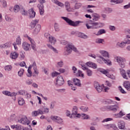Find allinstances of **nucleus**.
I'll return each instance as SVG.
<instances>
[{
    "label": "nucleus",
    "mask_w": 130,
    "mask_h": 130,
    "mask_svg": "<svg viewBox=\"0 0 130 130\" xmlns=\"http://www.w3.org/2000/svg\"><path fill=\"white\" fill-rule=\"evenodd\" d=\"M118 126L120 129L125 128V123L123 121L120 120L118 122Z\"/></svg>",
    "instance_id": "12"
},
{
    "label": "nucleus",
    "mask_w": 130,
    "mask_h": 130,
    "mask_svg": "<svg viewBox=\"0 0 130 130\" xmlns=\"http://www.w3.org/2000/svg\"><path fill=\"white\" fill-rule=\"evenodd\" d=\"M47 113H49V108L45 106H43L38 111H33L31 113V114L32 116L36 117L37 116V115H39V114L43 115V114H46Z\"/></svg>",
    "instance_id": "3"
},
{
    "label": "nucleus",
    "mask_w": 130,
    "mask_h": 130,
    "mask_svg": "<svg viewBox=\"0 0 130 130\" xmlns=\"http://www.w3.org/2000/svg\"><path fill=\"white\" fill-rule=\"evenodd\" d=\"M116 60H117V62H118L120 68L123 69L125 67V59L120 56H117L116 57Z\"/></svg>",
    "instance_id": "7"
},
{
    "label": "nucleus",
    "mask_w": 130,
    "mask_h": 130,
    "mask_svg": "<svg viewBox=\"0 0 130 130\" xmlns=\"http://www.w3.org/2000/svg\"><path fill=\"white\" fill-rule=\"evenodd\" d=\"M61 19L64 20V21H65L67 23H68V24L70 25V26H72V27H78V26L80 25V23H83L82 21H81L80 20L74 21L70 19V18L66 17H61Z\"/></svg>",
    "instance_id": "4"
},
{
    "label": "nucleus",
    "mask_w": 130,
    "mask_h": 130,
    "mask_svg": "<svg viewBox=\"0 0 130 130\" xmlns=\"http://www.w3.org/2000/svg\"><path fill=\"white\" fill-rule=\"evenodd\" d=\"M23 74H24V69H21L18 71V75L19 77H23Z\"/></svg>",
    "instance_id": "44"
},
{
    "label": "nucleus",
    "mask_w": 130,
    "mask_h": 130,
    "mask_svg": "<svg viewBox=\"0 0 130 130\" xmlns=\"http://www.w3.org/2000/svg\"><path fill=\"white\" fill-rule=\"evenodd\" d=\"M119 90L122 94H126V92L124 91V89L122 88L120 86H119Z\"/></svg>",
    "instance_id": "59"
},
{
    "label": "nucleus",
    "mask_w": 130,
    "mask_h": 130,
    "mask_svg": "<svg viewBox=\"0 0 130 130\" xmlns=\"http://www.w3.org/2000/svg\"><path fill=\"white\" fill-rule=\"evenodd\" d=\"M39 4L38 5V8L39 10L40 15H43L44 14V6L43 4L45 3V0H38Z\"/></svg>",
    "instance_id": "8"
},
{
    "label": "nucleus",
    "mask_w": 130,
    "mask_h": 130,
    "mask_svg": "<svg viewBox=\"0 0 130 130\" xmlns=\"http://www.w3.org/2000/svg\"><path fill=\"white\" fill-rule=\"evenodd\" d=\"M53 3H54V4H56V5H57L59 7H60V8H63L64 7V5L61 3L58 2L57 0H52Z\"/></svg>",
    "instance_id": "28"
},
{
    "label": "nucleus",
    "mask_w": 130,
    "mask_h": 130,
    "mask_svg": "<svg viewBox=\"0 0 130 130\" xmlns=\"http://www.w3.org/2000/svg\"><path fill=\"white\" fill-rule=\"evenodd\" d=\"M32 80H31V79H27L25 81V83L26 84V85H31L32 84Z\"/></svg>",
    "instance_id": "62"
},
{
    "label": "nucleus",
    "mask_w": 130,
    "mask_h": 130,
    "mask_svg": "<svg viewBox=\"0 0 130 130\" xmlns=\"http://www.w3.org/2000/svg\"><path fill=\"white\" fill-rule=\"evenodd\" d=\"M110 2L112 5H114V4H122V3H123V0H111Z\"/></svg>",
    "instance_id": "30"
},
{
    "label": "nucleus",
    "mask_w": 130,
    "mask_h": 130,
    "mask_svg": "<svg viewBox=\"0 0 130 130\" xmlns=\"http://www.w3.org/2000/svg\"><path fill=\"white\" fill-rule=\"evenodd\" d=\"M58 75H60V73L56 72L52 73V76L53 77H57V76H58Z\"/></svg>",
    "instance_id": "64"
},
{
    "label": "nucleus",
    "mask_w": 130,
    "mask_h": 130,
    "mask_svg": "<svg viewBox=\"0 0 130 130\" xmlns=\"http://www.w3.org/2000/svg\"><path fill=\"white\" fill-rule=\"evenodd\" d=\"M81 114L78 113V107L74 106L72 109V113L70 116V118H80Z\"/></svg>",
    "instance_id": "6"
},
{
    "label": "nucleus",
    "mask_w": 130,
    "mask_h": 130,
    "mask_svg": "<svg viewBox=\"0 0 130 130\" xmlns=\"http://www.w3.org/2000/svg\"><path fill=\"white\" fill-rule=\"evenodd\" d=\"M100 19V16H96L93 17L92 20H89L88 23L85 24L87 29H99V28H102L103 27V24L101 22H95L96 21H98Z\"/></svg>",
    "instance_id": "1"
},
{
    "label": "nucleus",
    "mask_w": 130,
    "mask_h": 130,
    "mask_svg": "<svg viewBox=\"0 0 130 130\" xmlns=\"http://www.w3.org/2000/svg\"><path fill=\"white\" fill-rule=\"evenodd\" d=\"M38 23V20H35L34 21H32L30 25H29V27H30L31 29H34V28H35V27H36L37 26V24Z\"/></svg>",
    "instance_id": "24"
},
{
    "label": "nucleus",
    "mask_w": 130,
    "mask_h": 130,
    "mask_svg": "<svg viewBox=\"0 0 130 130\" xmlns=\"http://www.w3.org/2000/svg\"><path fill=\"white\" fill-rule=\"evenodd\" d=\"M100 53H101V54H102V56H104V57H107V58H109V54L107 51L104 50H101L100 51Z\"/></svg>",
    "instance_id": "19"
},
{
    "label": "nucleus",
    "mask_w": 130,
    "mask_h": 130,
    "mask_svg": "<svg viewBox=\"0 0 130 130\" xmlns=\"http://www.w3.org/2000/svg\"><path fill=\"white\" fill-rule=\"evenodd\" d=\"M11 57L12 58V59H16V58H18V57L19 56V54H18V53L14 52L11 53Z\"/></svg>",
    "instance_id": "31"
},
{
    "label": "nucleus",
    "mask_w": 130,
    "mask_h": 130,
    "mask_svg": "<svg viewBox=\"0 0 130 130\" xmlns=\"http://www.w3.org/2000/svg\"><path fill=\"white\" fill-rule=\"evenodd\" d=\"M99 57L100 58H102L103 61H104V62H105V63H106V64H111V61H110V60H106V59L103 57V56H100Z\"/></svg>",
    "instance_id": "29"
},
{
    "label": "nucleus",
    "mask_w": 130,
    "mask_h": 130,
    "mask_svg": "<svg viewBox=\"0 0 130 130\" xmlns=\"http://www.w3.org/2000/svg\"><path fill=\"white\" fill-rule=\"evenodd\" d=\"M22 47L24 50L27 51L30 49V44H28L27 42H24L22 44Z\"/></svg>",
    "instance_id": "23"
},
{
    "label": "nucleus",
    "mask_w": 130,
    "mask_h": 130,
    "mask_svg": "<svg viewBox=\"0 0 130 130\" xmlns=\"http://www.w3.org/2000/svg\"><path fill=\"white\" fill-rule=\"evenodd\" d=\"M59 117H60L57 116L52 115L51 116L50 118L51 119H52V120H53V121H55V122H57Z\"/></svg>",
    "instance_id": "35"
},
{
    "label": "nucleus",
    "mask_w": 130,
    "mask_h": 130,
    "mask_svg": "<svg viewBox=\"0 0 130 130\" xmlns=\"http://www.w3.org/2000/svg\"><path fill=\"white\" fill-rule=\"evenodd\" d=\"M107 77L110 79H112V80H115V76L113 74L110 75L109 73H108Z\"/></svg>",
    "instance_id": "52"
},
{
    "label": "nucleus",
    "mask_w": 130,
    "mask_h": 130,
    "mask_svg": "<svg viewBox=\"0 0 130 130\" xmlns=\"http://www.w3.org/2000/svg\"><path fill=\"white\" fill-rule=\"evenodd\" d=\"M80 117H82V119L83 120H88L91 119V117H90V115L85 113H81L80 114Z\"/></svg>",
    "instance_id": "14"
},
{
    "label": "nucleus",
    "mask_w": 130,
    "mask_h": 130,
    "mask_svg": "<svg viewBox=\"0 0 130 130\" xmlns=\"http://www.w3.org/2000/svg\"><path fill=\"white\" fill-rule=\"evenodd\" d=\"M79 108L80 110L83 111V112H87V111L89 110V108H88V107L81 106Z\"/></svg>",
    "instance_id": "37"
},
{
    "label": "nucleus",
    "mask_w": 130,
    "mask_h": 130,
    "mask_svg": "<svg viewBox=\"0 0 130 130\" xmlns=\"http://www.w3.org/2000/svg\"><path fill=\"white\" fill-rule=\"evenodd\" d=\"M3 94L6 95V96H10L11 97L15 96L17 95V93L15 92L11 93V92L5 90L3 91Z\"/></svg>",
    "instance_id": "13"
},
{
    "label": "nucleus",
    "mask_w": 130,
    "mask_h": 130,
    "mask_svg": "<svg viewBox=\"0 0 130 130\" xmlns=\"http://www.w3.org/2000/svg\"><path fill=\"white\" fill-rule=\"evenodd\" d=\"M20 13L23 16H27L28 15L27 11L25 10V9L23 8L20 9Z\"/></svg>",
    "instance_id": "39"
},
{
    "label": "nucleus",
    "mask_w": 130,
    "mask_h": 130,
    "mask_svg": "<svg viewBox=\"0 0 130 130\" xmlns=\"http://www.w3.org/2000/svg\"><path fill=\"white\" fill-rule=\"evenodd\" d=\"M100 56H102L100 55H99L98 56V59H97V62H99V63H101V64H102L103 63V60H102V58L99 57Z\"/></svg>",
    "instance_id": "46"
},
{
    "label": "nucleus",
    "mask_w": 130,
    "mask_h": 130,
    "mask_svg": "<svg viewBox=\"0 0 130 130\" xmlns=\"http://www.w3.org/2000/svg\"><path fill=\"white\" fill-rule=\"evenodd\" d=\"M40 30H41V25L40 24H37L33 30V34L35 35L38 34L40 32Z\"/></svg>",
    "instance_id": "11"
},
{
    "label": "nucleus",
    "mask_w": 130,
    "mask_h": 130,
    "mask_svg": "<svg viewBox=\"0 0 130 130\" xmlns=\"http://www.w3.org/2000/svg\"><path fill=\"white\" fill-rule=\"evenodd\" d=\"M95 89L99 93H100L102 92V90L103 88L102 87V86L100 85L99 87H96Z\"/></svg>",
    "instance_id": "56"
},
{
    "label": "nucleus",
    "mask_w": 130,
    "mask_h": 130,
    "mask_svg": "<svg viewBox=\"0 0 130 130\" xmlns=\"http://www.w3.org/2000/svg\"><path fill=\"white\" fill-rule=\"evenodd\" d=\"M102 42H104V40L102 39H96L95 40V43H102Z\"/></svg>",
    "instance_id": "53"
},
{
    "label": "nucleus",
    "mask_w": 130,
    "mask_h": 130,
    "mask_svg": "<svg viewBox=\"0 0 130 130\" xmlns=\"http://www.w3.org/2000/svg\"><path fill=\"white\" fill-rule=\"evenodd\" d=\"M54 28L55 31H56L57 32H58L59 31V25H58V24H57V23H55L54 24Z\"/></svg>",
    "instance_id": "55"
},
{
    "label": "nucleus",
    "mask_w": 130,
    "mask_h": 130,
    "mask_svg": "<svg viewBox=\"0 0 130 130\" xmlns=\"http://www.w3.org/2000/svg\"><path fill=\"white\" fill-rule=\"evenodd\" d=\"M18 122L22 123V124H27V125L30 124V121L28 120L26 116H22L20 120H18Z\"/></svg>",
    "instance_id": "9"
},
{
    "label": "nucleus",
    "mask_w": 130,
    "mask_h": 130,
    "mask_svg": "<svg viewBox=\"0 0 130 130\" xmlns=\"http://www.w3.org/2000/svg\"><path fill=\"white\" fill-rule=\"evenodd\" d=\"M77 77H81V78H84V75L83 72L81 70H78L77 73L76 74Z\"/></svg>",
    "instance_id": "36"
},
{
    "label": "nucleus",
    "mask_w": 130,
    "mask_h": 130,
    "mask_svg": "<svg viewBox=\"0 0 130 130\" xmlns=\"http://www.w3.org/2000/svg\"><path fill=\"white\" fill-rule=\"evenodd\" d=\"M86 73L88 77H92L93 75V72L90 69H87Z\"/></svg>",
    "instance_id": "43"
},
{
    "label": "nucleus",
    "mask_w": 130,
    "mask_h": 130,
    "mask_svg": "<svg viewBox=\"0 0 130 130\" xmlns=\"http://www.w3.org/2000/svg\"><path fill=\"white\" fill-rule=\"evenodd\" d=\"M86 65L89 68H92V69H97V64L91 61L86 62Z\"/></svg>",
    "instance_id": "17"
},
{
    "label": "nucleus",
    "mask_w": 130,
    "mask_h": 130,
    "mask_svg": "<svg viewBox=\"0 0 130 130\" xmlns=\"http://www.w3.org/2000/svg\"><path fill=\"white\" fill-rule=\"evenodd\" d=\"M31 47L33 50L36 51L37 50V48H36V43H35V41H32L31 43Z\"/></svg>",
    "instance_id": "34"
},
{
    "label": "nucleus",
    "mask_w": 130,
    "mask_h": 130,
    "mask_svg": "<svg viewBox=\"0 0 130 130\" xmlns=\"http://www.w3.org/2000/svg\"><path fill=\"white\" fill-rule=\"evenodd\" d=\"M54 106H55V101H52L50 103V109H53V108H54Z\"/></svg>",
    "instance_id": "54"
},
{
    "label": "nucleus",
    "mask_w": 130,
    "mask_h": 130,
    "mask_svg": "<svg viewBox=\"0 0 130 130\" xmlns=\"http://www.w3.org/2000/svg\"><path fill=\"white\" fill-rule=\"evenodd\" d=\"M5 70L7 72H10V71H12V66L8 65V66H5Z\"/></svg>",
    "instance_id": "45"
},
{
    "label": "nucleus",
    "mask_w": 130,
    "mask_h": 130,
    "mask_svg": "<svg viewBox=\"0 0 130 130\" xmlns=\"http://www.w3.org/2000/svg\"><path fill=\"white\" fill-rule=\"evenodd\" d=\"M21 38H20V37H17V38L16 39V44L17 45H21Z\"/></svg>",
    "instance_id": "50"
},
{
    "label": "nucleus",
    "mask_w": 130,
    "mask_h": 130,
    "mask_svg": "<svg viewBox=\"0 0 130 130\" xmlns=\"http://www.w3.org/2000/svg\"><path fill=\"white\" fill-rule=\"evenodd\" d=\"M47 45L48 48L51 49V50H52L54 53H58V51H57V50L55 48L53 47L51 45L47 44Z\"/></svg>",
    "instance_id": "27"
},
{
    "label": "nucleus",
    "mask_w": 130,
    "mask_h": 130,
    "mask_svg": "<svg viewBox=\"0 0 130 130\" xmlns=\"http://www.w3.org/2000/svg\"><path fill=\"white\" fill-rule=\"evenodd\" d=\"M20 127H21V125H11V128H13V129L14 128H16V129L20 130Z\"/></svg>",
    "instance_id": "51"
},
{
    "label": "nucleus",
    "mask_w": 130,
    "mask_h": 130,
    "mask_svg": "<svg viewBox=\"0 0 130 130\" xmlns=\"http://www.w3.org/2000/svg\"><path fill=\"white\" fill-rule=\"evenodd\" d=\"M78 37L80 38H82L83 39H87L89 38V37H88V36L82 32H79L78 35Z\"/></svg>",
    "instance_id": "26"
},
{
    "label": "nucleus",
    "mask_w": 130,
    "mask_h": 130,
    "mask_svg": "<svg viewBox=\"0 0 130 130\" xmlns=\"http://www.w3.org/2000/svg\"><path fill=\"white\" fill-rule=\"evenodd\" d=\"M64 6H65L66 10L68 12L70 10V8H71V4H70V2H66Z\"/></svg>",
    "instance_id": "38"
},
{
    "label": "nucleus",
    "mask_w": 130,
    "mask_h": 130,
    "mask_svg": "<svg viewBox=\"0 0 130 130\" xmlns=\"http://www.w3.org/2000/svg\"><path fill=\"white\" fill-rule=\"evenodd\" d=\"M64 84V80L61 76H59L56 78V85L58 86H62Z\"/></svg>",
    "instance_id": "10"
},
{
    "label": "nucleus",
    "mask_w": 130,
    "mask_h": 130,
    "mask_svg": "<svg viewBox=\"0 0 130 130\" xmlns=\"http://www.w3.org/2000/svg\"><path fill=\"white\" fill-rule=\"evenodd\" d=\"M19 11H21V8H20V6H19L18 5H15L14 7V12L18 13Z\"/></svg>",
    "instance_id": "40"
},
{
    "label": "nucleus",
    "mask_w": 130,
    "mask_h": 130,
    "mask_svg": "<svg viewBox=\"0 0 130 130\" xmlns=\"http://www.w3.org/2000/svg\"><path fill=\"white\" fill-rule=\"evenodd\" d=\"M82 7V3H76L75 5V8L76 10H79Z\"/></svg>",
    "instance_id": "49"
},
{
    "label": "nucleus",
    "mask_w": 130,
    "mask_h": 130,
    "mask_svg": "<svg viewBox=\"0 0 130 130\" xmlns=\"http://www.w3.org/2000/svg\"><path fill=\"white\" fill-rule=\"evenodd\" d=\"M105 33H106L105 29H101L99 30L98 32L96 33L95 32H94L93 34H94V35H96V36H100V35H102V34H105Z\"/></svg>",
    "instance_id": "25"
},
{
    "label": "nucleus",
    "mask_w": 130,
    "mask_h": 130,
    "mask_svg": "<svg viewBox=\"0 0 130 130\" xmlns=\"http://www.w3.org/2000/svg\"><path fill=\"white\" fill-rule=\"evenodd\" d=\"M100 72L102 73V74H104V75H105L106 76H107V75L109 74V72L106 71L105 70H100Z\"/></svg>",
    "instance_id": "58"
},
{
    "label": "nucleus",
    "mask_w": 130,
    "mask_h": 130,
    "mask_svg": "<svg viewBox=\"0 0 130 130\" xmlns=\"http://www.w3.org/2000/svg\"><path fill=\"white\" fill-rule=\"evenodd\" d=\"M116 46L120 48H124V47H125V43L122 41L118 42L116 44Z\"/></svg>",
    "instance_id": "21"
},
{
    "label": "nucleus",
    "mask_w": 130,
    "mask_h": 130,
    "mask_svg": "<svg viewBox=\"0 0 130 130\" xmlns=\"http://www.w3.org/2000/svg\"><path fill=\"white\" fill-rule=\"evenodd\" d=\"M29 18L31 19L35 18L36 15V13L34 12V9L33 8H31L29 10Z\"/></svg>",
    "instance_id": "18"
},
{
    "label": "nucleus",
    "mask_w": 130,
    "mask_h": 130,
    "mask_svg": "<svg viewBox=\"0 0 130 130\" xmlns=\"http://www.w3.org/2000/svg\"><path fill=\"white\" fill-rule=\"evenodd\" d=\"M49 41L51 44L54 45L55 42H56V40L55 39V38H53V37L51 36L49 39Z\"/></svg>",
    "instance_id": "33"
},
{
    "label": "nucleus",
    "mask_w": 130,
    "mask_h": 130,
    "mask_svg": "<svg viewBox=\"0 0 130 130\" xmlns=\"http://www.w3.org/2000/svg\"><path fill=\"white\" fill-rule=\"evenodd\" d=\"M19 105L22 106L25 104V101L22 98H19L18 99Z\"/></svg>",
    "instance_id": "32"
},
{
    "label": "nucleus",
    "mask_w": 130,
    "mask_h": 130,
    "mask_svg": "<svg viewBox=\"0 0 130 130\" xmlns=\"http://www.w3.org/2000/svg\"><path fill=\"white\" fill-rule=\"evenodd\" d=\"M73 51H74V52H78L77 48H76L73 44H68L64 48L63 54V55H70Z\"/></svg>",
    "instance_id": "2"
},
{
    "label": "nucleus",
    "mask_w": 130,
    "mask_h": 130,
    "mask_svg": "<svg viewBox=\"0 0 130 130\" xmlns=\"http://www.w3.org/2000/svg\"><path fill=\"white\" fill-rule=\"evenodd\" d=\"M105 102L107 105H112L113 104H114V101L112 100H107Z\"/></svg>",
    "instance_id": "42"
},
{
    "label": "nucleus",
    "mask_w": 130,
    "mask_h": 130,
    "mask_svg": "<svg viewBox=\"0 0 130 130\" xmlns=\"http://www.w3.org/2000/svg\"><path fill=\"white\" fill-rule=\"evenodd\" d=\"M0 3H2L4 8H6V7H7V2L6 1H0Z\"/></svg>",
    "instance_id": "61"
},
{
    "label": "nucleus",
    "mask_w": 130,
    "mask_h": 130,
    "mask_svg": "<svg viewBox=\"0 0 130 130\" xmlns=\"http://www.w3.org/2000/svg\"><path fill=\"white\" fill-rule=\"evenodd\" d=\"M27 73L26 74L27 77H32V71H31V67H29L27 70Z\"/></svg>",
    "instance_id": "41"
},
{
    "label": "nucleus",
    "mask_w": 130,
    "mask_h": 130,
    "mask_svg": "<svg viewBox=\"0 0 130 130\" xmlns=\"http://www.w3.org/2000/svg\"><path fill=\"white\" fill-rule=\"evenodd\" d=\"M119 71L120 72V74L122 76V77H123V79H125L126 80H128V77H127V76L126 75V73H125V71H124V70L122 69V68H120Z\"/></svg>",
    "instance_id": "16"
},
{
    "label": "nucleus",
    "mask_w": 130,
    "mask_h": 130,
    "mask_svg": "<svg viewBox=\"0 0 130 130\" xmlns=\"http://www.w3.org/2000/svg\"><path fill=\"white\" fill-rule=\"evenodd\" d=\"M57 123H58V124H63V119L60 118V117H59L58 121H57Z\"/></svg>",
    "instance_id": "48"
},
{
    "label": "nucleus",
    "mask_w": 130,
    "mask_h": 130,
    "mask_svg": "<svg viewBox=\"0 0 130 130\" xmlns=\"http://www.w3.org/2000/svg\"><path fill=\"white\" fill-rule=\"evenodd\" d=\"M73 83L75 86L81 87V81L79 79H78V78L73 79Z\"/></svg>",
    "instance_id": "22"
},
{
    "label": "nucleus",
    "mask_w": 130,
    "mask_h": 130,
    "mask_svg": "<svg viewBox=\"0 0 130 130\" xmlns=\"http://www.w3.org/2000/svg\"><path fill=\"white\" fill-rule=\"evenodd\" d=\"M124 115H125V113L122 111H120L119 113L114 114V117L115 118H121Z\"/></svg>",
    "instance_id": "15"
},
{
    "label": "nucleus",
    "mask_w": 130,
    "mask_h": 130,
    "mask_svg": "<svg viewBox=\"0 0 130 130\" xmlns=\"http://www.w3.org/2000/svg\"><path fill=\"white\" fill-rule=\"evenodd\" d=\"M57 67V68H62L63 67V61L60 60L59 62H58Z\"/></svg>",
    "instance_id": "47"
},
{
    "label": "nucleus",
    "mask_w": 130,
    "mask_h": 130,
    "mask_svg": "<svg viewBox=\"0 0 130 130\" xmlns=\"http://www.w3.org/2000/svg\"><path fill=\"white\" fill-rule=\"evenodd\" d=\"M123 86L127 91H130V82L128 81H125L123 83Z\"/></svg>",
    "instance_id": "20"
},
{
    "label": "nucleus",
    "mask_w": 130,
    "mask_h": 130,
    "mask_svg": "<svg viewBox=\"0 0 130 130\" xmlns=\"http://www.w3.org/2000/svg\"><path fill=\"white\" fill-rule=\"evenodd\" d=\"M27 91L26 90H20L19 91L18 93H19L20 95H23L25 96V94H26Z\"/></svg>",
    "instance_id": "57"
},
{
    "label": "nucleus",
    "mask_w": 130,
    "mask_h": 130,
    "mask_svg": "<svg viewBox=\"0 0 130 130\" xmlns=\"http://www.w3.org/2000/svg\"><path fill=\"white\" fill-rule=\"evenodd\" d=\"M105 109L109 111H113V112H116L119 111V106L117 105L113 104L111 105H107L105 107Z\"/></svg>",
    "instance_id": "5"
},
{
    "label": "nucleus",
    "mask_w": 130,
    "mask_h": 130,
    "mask_svg": "<svg viewBox=\"0 0 130 130\" xmlns=\"http://www.w3.org/2000/svg\"><path fill=\"white\" fill-rule=\"evenodd\" d=\"M111 128L113 129L114 130H118V128H117L116 125L114 124H112Z\"/></svg>",
    "instance_id": "63"
},
{
    "label": "nucleus",
    "mask_w": 130,
    "mask_h": 130,
    "mask_svg": "<svg viewBox=\"0 0 130 130\" xmlns=\"http://www.w3.org/2000/svg\"><path fill=\"white\" fill-rule=\"evenodd\" d=\"M105 11L106 12H107L108 13H112V8H106L105 9Z\"/></svg>",
    "instance_id": "60"
}]
</instances>
